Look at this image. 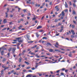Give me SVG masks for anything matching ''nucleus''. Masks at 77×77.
Segmentation results:
<instances>
[{
    "instance_id": "57",
    "label": "nucleus",
    "mask_w": 77,
    "mask_h": 77,
    "mask_svg": "<svg viewBox=\"0 0 77 77\" xmlns=\"http://www.w3.org/2000/svg\"><path fill=\"white\" fill-rule=\"evenodd\" d=\"M13 17V15H11L10 16V17H11V18H12V17Z\"/></svg>"
},
{
    "instance_id": "19",
    "label": "nucleus",
    "mask_w": 77,
    "mask_h": 77,
    "mask_svg": "<svg viewBox=\"0 0 77 77\" xmlns=\"http://www.w3.org/2000/svg\"><path fill=\"white\" fill-rule=\"evenodd\" d=\"M6 58H4L2 62H5V61H6Z\"/></svg>"
},
{
    "instance_id": "45",
    "label": "nucleus",
    "mask_w": 77,
    "mask_h": 77,
    "mask_svg": "<svg viewBox=\"0 0 77 77\" xmlns=\"http://www.w3.org/2000/svg\"><path fill=\"white\" fill-rule=\"evenodd\" d=\"M77 48V46H76L75 47H72V48Z\"/></svg>"
},
{
    "instance_id": "31",
    "label": "nucleus",
    "mask_w": 77,
    "mask_h": 77,
    "mask_svg": "<svg viewBox=\"0 0 77 77\" xmlns=\"http://www.w3.org/2000/svg\"><path fill=\"white\" fill-rule=\"evenodd\" d=\"M74 36L73 35H72L71 36V38H74Z\"/></svg>"
},
{
    "instance_id": "8",
    "label": "nucleus",
    "mask_w": 77,
    "mask_h": 77,
    "mask_svg": "<svg viewBox=\"0 0 77 77\" xmlns=\"http://www.w3.org/2000/svg\"><path fill=\"white\" fill-rule=\"evenodd\" d=\"M42 27L41 26H38V27H37V29H41L42 28Z\"/></svg>"
},
{
    "instance_id": "32",
    "label": "nucleus",
    "mask_w": 77,
    "mask_h": 77,
    "mask_svg": "<svg viewBox=\"0 0 77 77\" xmlns=\"http://www.w3.org/2000/svg\"><path fill=\"white\" fill-rule=\"evenodd\" d=\"M45 61H49V62H51V61H50V60H45Z\"/></svg>"
},
{
    "instance_id": "44",
    "label": "nucleus",
    "mask_w": 77,
    "mask_h": 77,
    "mask_svg": "<svg viewBox=\"0 0 77 77\" xmlns=\"http://www.w3.org/2000/svg\"><path fill=\"white\" fill-rule=\"evenodd\" d=\"M63 30V29H61L60 31V32H62V31Z\"/></svg>"
},
{
    "instance_id": "22",
    "label": "nucleus",
    "mask_w": 77,
    "mask_h": 77,
    "mask_svg": "<svg viewBox=\"0 0 77 77\" xmlns=\"http://www.w3.org/2000/svg\"><path fill=\"white\" fill-rule=\"evenodd\" d=\"M62 59V57L60 58L59 59H58V62H60V59Z\"/></svg>"
},
{
    "instance_id": "40",
    "label": "nucleus",
    "mask_w": 77,
    "mask_h": 77,
    "mask_svg": "<svg viewBox=\"0 0 77 77\" xmlns=\"http://www.w3.org/2000/svg\"><path fill=\"white\" fill-rule=\"evenodd\" d=\"M44 16H43L42 18L41 19V20H42L43 19H44Z\"/></svg>"
},
{
    "instance_id": "42",
    "label": "nucleus",
    "mask_w": 77,
    "mask_h": 77,
    "mask_svg": "<svg viewBox=\"0 0 77 77\" xmlns=\"http://www.w3.org/2000/svg\"><path fill=\"white\" fill-rule=\"evenodd\" d=\"M31 4H32V5H34V4H35V3L33 2H32Z\"/></svg>"
},
{
    "instance_id": "27",
    "label": "nucleus",
    "mask_w": 77,
    "mask_h": 77,
    "mask_svg": "<svg viewBox=\"0 0 77 77\" xmlns=\"http://www.w3.org/2000/svg\"><path fill=\"white\" fill-rule=\"evenodd\" d=\"M72 29H74V28H75V26H74L72 25Z\"/></svg>"
},
{
    "instance_id": "26",
    "label": "nucleus",
    "mask_w": 77,
    "mask_h": 77,
    "mask_svg": "<svg viewBox=\"0 0 77 77\" xmlns=\"http://www.w3.org/2000/svg\"><path fill=\"white\" fill-rule=\"evenodd\" d=\"M21 39V38L20 37H19L17 38H16V39H17V40H19V39Z\"/></svg>"
},
{
    "instance_id": "38",
    "label": "nucleus",
    "mask_w": 77,
    "mask_h": 77,
    "mask_svg": "<svg viewBox=\"0 0 77 77\" xmlns=\"http://www.w3.org/2000/svg\"><path fill=\"white\" fill-rule=\"evenodd\" d=\"M62 71H65V69L63 68L61 69Z\"/></svg>"
},
{
    "instance_id": "17",
    "label": "nucleus",
    "mask_w": 77,
    "mask_h": 77,
    "mask_svg": "<svg viewBox=\"0 0 77 77\" xmlns=\"http://www.w3.org/2000/svg\"><path fill=\"white\" fill-rule=\"evenodd\" d=\"M4 53V51H2L1 52V54L2 55H3V54Z\"/></svg>"
},
{
    "instance_id": "18",
    "label": "nucleus",
    "mask_w": 77,
    "mask_h": 77,
    "mask_svg": "<svg viewBox=\"0 0 77 77\" xmlns=\"http://www.w3.org/2000/svg\"><path fill=\"white\" fill-rule=\"evenodd\" d=\"M11 50H12V48H9V49L8 50L9 52H10V51H11Z\"/></svg>"
},
{
    "instance_id": "59",
    "label": "nucleus",
    "mask_w": 77,
    "mask_h": 77,
    "mask_svg": "<svg viewBox=\"0 0 77 77\" xmlns=\"http://www.w3.org/2000/svg\"><path fill=\"white\" fill-rule=\"evenodd\" d=\"M38 75H39V76H41V75H42V74H40L39 73H38Z\"/></svg>"
},
{
    "instance_id": "43",
    "label": "nucleus",
    "mask_w": 77,
    "mask_h": 77,
    "mask_svg": "<svg viewBox=\"0 0 77 77\" xmlns=\"http://www.w3.org/2000/svg\"><path fill=\"white\" fill-rule=\"evenodd\" d=\"M14 71V70H13L11 71V73H13V72Z\"/></svg>"
},
{
    "instance_id": "61",
    "label": "nucleus",
    "mask_w": 77,
    "mask_h": 77,
    "mask_svg": "<svg viewBox=\"0 0 77 77\" xmlns=\"http://www.w3.org/2000/svg\"><path fill=\"white\" fill-rule=\"evenodd\" d=\"M55 47H56V48H58V47L57 46V45H55Z\"/></svg>"
},
{
    "instance_id": "29",
    "label": "nucleus",
    "mask_w": 77,
    "mask_h": 77,
    "mask_svg": "<svg viewBox=\"0 0 77 77\" xmlns=\"http://www.w3.org/2000/svg\"><path fill=\"white\" fill-rule=\"evenodd\" d=\"M60 74L61 75H64V73H61Z\"/></svg>"
},
{
    "instance_id": "25",
    "label": "nucleus",
    "mask_w": 77,
    "mask_h": 77,
    "mask_svg": "<svg viewBox=\"0 0 77 77\" xmlns=\"http://www.w3.org/2000/svg\"><path fill=\"white\" fill-rule=\"evenodd\" d=\"M73 14H75V12L74 10H73L72 11Z\"/></svg>"
},
{
    "instance_id": "53",
    "label": "nucleus",
    "mask_w": 77,
    "mask_h": 77,
    "mask_svg": "<svg viewBox=\"0 0 77 77\" xmlns=\"http://www.w3.org/2000/svg\"><path fill=\"white\" fill-rule=\"evenodd\" d=\"M42 39H47V38L45 37H43L42 38Z\"/></svg>"
},
{
    "instance_id": "47",
    "label": "nucleus",
    "mask_w": 77,
    "mask_h": 77,
    "mask_svg": "<svg viewBox=\"0 0 77 77\" xmlns=\"http://www.w3.org/2000/svg\"><path fill=\"white\" fill-rule=\"evenodd\" d=\"M30 54H32V55H33H33H35V54L33 53H30Z\"/></svg>"
},
{
    "instance_id": "41",
    "label": "nucleus",
    "mask_w": 77,
    "mask_h": 77,
    "mask_svg": "<svg viewBox=\"0 0 77 77\" xmlns=\"http://www.w3.org/2000/svg\"><path fill=\"white\" fill-rule=\"evenodd\" d=\"M36 20V18H32V20Z\"/></svg>"
},
{
    "instance_id": "34",
    "label": "nucleus",
    "mask_w": 77,
    "mask_h": 77,
    "mask_svg": "<svg viewBox=\"0 0 77 77\" xmlns=\"http://www.w3.org/2000/svg\"><path fill=\"white\" fill-rule=\"evenodd\" d=\"M68 56H69V57H72V54H70L68 55Z\"/></svg>"
},
{
    "instance_id": "55",
    "label": "nucleus",
    "mask_w": 77,
    "mask_h": 77,
    "mask_svg": "<svg viewBox=\"0 0 77 77\" xmlns=\"http://www.w3.org/2000/svg\"><path fill=\"white\" fill-rule=\"evenodd\" d=\"M73 23H74V24H76V22H75V21L74 20L73 21Z\"/></svg>"
},
{
    "instance_id": "1",
    "label": "nucleus",
    "mask_w": 77,
    "mask_h": 77,
    "mask_svg": "<svg viewBox=\"0 0 77 77\" xmlns=\"http://www.w3.org/2000/svg\"><path fill=\"white\" fill-rule=\"evenodd\" d=\"M58 7H59V6L57 5V6H56L55 7V9H56V11H58L59 10V9L58 8Z\"/></svg>"
},
{
    "instance_id": "56",
    "label": "nucleus",
    "mask_w": 77,
    "mask_h": 77,
    "mask_svg": "<svg viewBox=\"0 0 77 77\" xmlns=\"http://www.w3.org/2000/svg\"><path fill=\"white\" fill-rule=\"evenodd\" d=\"M65 72H68V70L67 69L65 70Z\"/></svg>"
},
{
    "instance_id": "3",
    "label": "nucleus",
    "mask_w": 77,
    "mask_h": 77,
    "mask_svg": "<svg viewBox=\"0 0 77 77\" xmlns=\"http://www.w3.org/2000/svg\"><path fill=\"white\" fill-rule=\"evenodd\" d=\"M65 6L66 8H68V5L67 4V3H66V2H65Z\"/></svg>"
},
{
    "instance_id": "50",
    "label": "nucleus",
    "mask_w": 77,
    "mask_h": 77,
    "mask_svg": "<svg viewBox=\"0 0 77 77\" xmlns=\"http://www.w3.org/2000/svg\"><path fill=\"white\" fill-rule=\"evenodd\" d=\"M30 67H28L26 68V69H30Z\"/></svg>"
},
{
    "instance_id": "10",
    "label": "nucleus",
    "mask_w": 77,
    "mask_h": 77,
    "mask_svg": "<svg viewBox=\"0 0 77 77\" xmlns=\"http://www.w3.org/2000/svg\"><path fill=\"white\" fill-rule=\"evenodd\" d=\"M22 60V58L21 57H20L19 59V62H21V60Z\"/></svg>"
},
{
    "instance_id": "46",
    "label": "nucleus",
    "mask_w": 77,
    "mask_h": 77,
    "mask_svg": "<svg viewBox=\"0 0 77 77\" xmlns=\"http://www.w3.org/2000/svg\"><path fill=\"white\" fill-rule=\"evenodd\" d=\"M60 72V70H58L57 71V73H58V72Z\"/></svg>"
},
{
    "instance_id": "64",
    "label": "nucleus",
    "mask_w": 77,
    "mask_h": 77,
    "mask_svg": "<svg viewBox=\"0 0 77 77\" xmlns=\"http://www.w3.org/2000/svg\"><path fill=\"white\" fill-rule=\"evenodd\" d=\"M9 25H11V24H12V22H10L9 23Z\"/></svg>"
},
{
    "instance_id": "28",
    "label": "nucleus",
    "mask_w": 77,
    "mask_h": 77,
    "mask_svg": "<svg viewBox=\"0 0 77 77\" xmlns=\"http://www.w3.org/2000/svg\"><path fill=\"white\" fill-rule=\"evenodd\" d=\"M58 21V20H57V19H55L54 21V22L56 23V22H57Z\"/></svg>"
},
{
    "instance_id": "23",
    "label": "nucleus",
    "mask_w": 77,
    "mask_h": 77,
    "mask_svg": "<svg viewBox=\"0 0 77 77\" xmlns=\"http://www.w3.org/2000/svg\"><path fill=\"white\" fill-rule=\"evenodd\" d=\"M47 44L48 45H50L51 46V44L50 43L48 42Z\"/></svg>"
},
{
    "instance_id": "5",
    "label": "nucleus",
    "mask_w": 77,
    "mask_h": 77,
    "mask_svg": "<svg viewBox=\"0 0 77 77\" xmlns=\"http://www.w3.org/2000/svg\"><path fill=\"white\" fill-rule=\"evenodd\" d=\"M32 75L31 74H29L27 75L26 76V77H32Z\"/></svg>"
},
{
    "instance_id": "11",
    "label": "nucleus",
    "mask_w": 77,
    "mask_h": 77,
    "mask_svg": "<svg viewBox=\"0 0 77 77\" xmlns=\"http://www.w3.org/2000/svg\"><path fill=\"white\" fill-rule=\"evenodd\" d=\"M27 38L28 39V40H30V38H29L30 36H29V35L27 36Z\"/></svg>"
},
{
    "instance_id": "37",
    "label": "nucleus",
    "mask_w": 77,
    "mask_h": 77,
    "mask_svg": "<svg viewBox=\"0 0 77 77\" xmlns=\"http://www.w3.org/2000/svg\"><path fill=\"white\" fill-rule=\"evenodd\" d=\"M29 72H32V71L31 70H29Z\"/></svg>"
},
{
    "instance_id": "62",
    "label": "nucleus",
    "mask_w": 77,
    "mask_h": 77,
    "mask_svg": "<svg viewBox=\"0 0 77 77\" xmlns=\"http://www.w3.org/2000/svg\"><path fill=\"white\" fill-rule=\"evenodd\" d=\"M45 57V56H41L40 57Z\"/></svg>"
},
{
    "instance_id": "51",
    "label": "nucleus",
    "mask_w": 77,
    "mask_h": 77,
    "mask_svg": "<svg viewBox=\"0 0 77 77\" xmlns=\"http://www.w3.org/2000/svg\"><path fill=\"white\" fill-rule=\"evenodd\" d=\"M54 57H57V58H58V57H58V56H57L55 55L54 56Z\"/></svg>"
},
{
    "instance_id": "9",
    "label": "nucleus",
    "mask_w": 77,
    "mask_h": 77,
    "mask_svg": "<svg viewBox=\"0 0 77 77\" xmlns=\"http://www.w3.org/2000/svg\"><path fill=\"white\" fill-rule=\"evenodd\" d=\"M4 23H7V21H6V19H5L4 20Z\"/></svg>"
},
{
    "instance_id": "39",
    "label": "nucleus",
    "mask_w": 77,
    "mask_h": 77,
    "mask_svg": "<svg viewBox=\"0 0 77 77\" xmlns=\"http://www.w3.org/2000/svg\"><path fill=\"white\" fill-rule=\"evenodd\" d=\"M35 69V68L34 67L32 68V69H32V70H34Z\"/></svg>"
},
{
    "instance_id": "15",
    "label": "nucleus",
    "mask_w": 77,
    "mask_h": 77,
    "mask_svg": "<svg viewBox=\"0 0 77 77\" xmlns=\"http://www.w3.org/2000/svg\"><path fill=\"white\" fill-rule=\"evenodd\" d=\"M55 51H58V52H60V50L57 49V50H56L55 49Z\"/></svg>"
},
{
    "instance_id": "54",
    "label": "nucleus",
    "mask_w": 77,
    "mask_h": 77,
    "mask_svg": "<svg viewBox=\"0 0 77 77\" xmlns=\"http://www.w3.org/2000/svg\"><path fill=\"white\" fill-rule=\"evenodd\" d=\"M7 12H9V9L8 8L7 9Z\"/></svg>"
},
{
    "instance_id": "21",
    "label": "nucleus",
    "mask_w": 77,
    "mask_h": 77,
    "mask_svg": "<svg viewBox=\"0 0 77 77\" xmlns=\"http://www.w3.org/2000/svg\"><path fill=\"white\" fill-rule=\"evenodd\" d=\"M7 55L8 56V57H9L10 56V53H8Z\"/></svg>"
},
{
    "instance_id": "13",
    "label": "nucleus",
    "mask_w": 77,
    "mask_h": 77,
    "mask_svg": "<svg viewBox=\"0 0 77 77\" xmlns=\"http://www.w3.org/2000/svg\"><path fill=\"white\" fill-rule=\"evenodd\" d=\"M28 42L29 44H30L31 43H32V42H33V41H31L30 42Z\"/></svg>"
},
{
    "instance_id": "52",
    "label": "nucleus",
    "mask_w": 77,
    "mask_h": 77,
    "mask_svg": "<svg viewBox=\"0 0 77 77\" xmlns=\"http://www.w3.org/2000/svg\"><path fill=\"white\" fill-rule=\"evenodd\" d=\"M72 53H75V51H72Z\"/></svg>"
},
{
    "instance_id": "14",
    "label": "nucleus",
    "mask_w": 77,
    "mask_h": 77,
    "mask_svg": "<svg viewBox=\"0 0 77 77\" xmlns=\"http://www.w3.org/2000/svg\"><path fill=\"white\" fill-rule=\"evenodd\" d=\"M73 5L74 7L75 8V7H77V6H76V5H75V3H73Z\"/></svg>"
},
{
    "instance_id": "20",
    "label": "nucleus",
    "mask_w": 77,
    "mask_h": 77,
    "mask_svg": "<svg viewBox=\"0 0 77 77\" xmlns=\"http://www.w3.org/2000/svg\"><path fill=\"white\" fill-rule=\"evenodd\" d=\"M25 63H26V64H27V65H29V62H27L26 61H25Z\"/></svg>"
},
{
    "instance_id": "33",
    "label": "nucleus",
    "mask_w": 77,
    "mask_h": 77,
    "mask_svg": "<svg viewBox=\"0 0 77 77\" xmlns=\"http://www.w3.org/2000/svg\"><path fill=\"white\" fill-rule=\"evenodd\" d=\"M3 68H4V69H5L4 70H6V67L4 66V67Z\"/></svg>"
},
{
    "instance_id": "63",
    "label": "nucleus",
    "mask_w": 77,
    "mask_h": 77,
    "mask_svg": "<svg viewBox=\"0 0 77 77\" xmlns=\"http://www.w3.org/2000/svg\"><path fill=\"white\" fill-rule=\"evenodd\" d=\"M3 72H1V75H3Z\"/></svg>"
},
{
    "instance_id": "48",
    "label": "nucleus",
    "mask_w": 77,
    "mask_h": 77,
    "mask_svg": "<svg viewBox=\"0 0 77 77\" xmlns=\"http://www.w3.org/2000/svg\"><path fill=\"white\" fill-rule=\"evenodd\" d=\"M24 12H26V9H24L23 10Z\"/></svg>"
},
{
    "instance_id": "6",
    "label": "nucleus",
    "mask_w": 77,
    "mask_h": 77,
    "mask_svg": "<svg viewBox=\"0 0 77 77\" xmlns=\"http://www.w3.org/2000/svg\"><path fill=\"white\" fill-rule=\"evenodd\" d=\"M26 50H24L22 52V54L24 55V53H26Z\"/></svg>"
},
{
    "instance_id": "30",
    "label": "nucleus",
    "mask_w": 77,
    "mask_h": 77,
    "mask_svg": "<svg viewBox=\"0 0 77 77\" xmlns=\"http://www.w3.org/2000/svg\"><path fill=\"white\" fill-rule=\"evenodd\" d=\"M36 36L38 38V36H39V35H38V34H36Z\"/></svg>"
},
{
    "instance_id": "12",
    "label": "nucleus",
    "mask_w": 77,
    "mask_h": 77,
    "mask_svg": "<svg viewBox=\"0 0 77 77\" xmlns=\"http://www.w3.org/2000/svg\"><path fill=\"white\" fill-rule=\"evenodd\" d=\"M49 52H53V50L52 49H50L49 50Z\"/></svg>"
},
{
    "instance_id": "7",
    "label": "nucleus",
    "mask_w": 77,
    "mask_h": 77,
    "mask_svg": "<svg viewBox=\"0 0 77 77\" xmlns=\"http://www.w3.org/2000/svg\"><path fill=\"white\" fill-rule=\"evenodd\" d=\"M61 14H62V16H63H63L65 15V13H64L63 11L62 12Z\"/></svg>"
},
{
    "instance_id": "24",
    "label": "nucleus",
    "mask_w": 77,
    "mask_h": 77,
    "mask_svg": "<svg viewBox=\"0 0 77 77\" xmlns=\"http://www.w3.org/2000/svg\"><path fill=\"white\" fill-rule=\"evenodd\" d=\"M18 42H23V40H18Z\"/></svg>"
},
{
    "instance_id": "4",
    "label": "nucleus",
    "mask_w": 77,
    "mask_h": 77,
    "mask_svg": "<svg viewBox=\"0 0 77 77\" xmlns=\"http://www.w3.org/2000/svg\"><path fill=\"white\" fill-rule=\"evenodd\" d=\"M71 32H72V34L73 35H75V32H74V31L73 30H71Z\"/></svg>"
},
{
    "instance_id": "49",
    "label": "nucleus",
    "mask_w": 77,
    "mask_h": 77,
    "mask_svg": "<svg viewBox=\"0 0 77 77\" xmlns=\"http://www.w3.org/2000/svg\"><path fill=\"white\" fill-rule=\"evenodd\" d=\"M69 4L71 5H72V3H71V2H69Z\"/></svg>"
},
{
    "instance_id": "2",
    "label": "nucleus",
    "mask_w": 77,
    "mask_h": 77,
    "mask_svg": "<svg viewBox=\"0 0 77 77\" xmlns=\"http://www.w3.org/2000/svg\"><path fill=\"white\" fill-rule=\"evenodd\" d=\"M16 50V48L15 47L14 48H12V51H13V52H14V51H15Z\"/></svg>"
},
{
    "instance_id": "35",
    "label": "nucleus",
    "mask_w": 77,
    "mask_h": 77,
    "mask_svg": "<svg viewBox=\"0 0 77 77\" xmlns=\"http://www.w3.org/2000/svg\"><path fill=\"white\" fill-rule=\"evenodd\" d=\"M64 11H65V12H67V11H68V9H66Z\"/></svg>"
},
{
    "instance_id": "58",
    "label": "nucleus",
    "mask_w": 77,
    "mask_h": 77,
    "mask_svg": "<svg viewBox=\"0 0 77 77\" xmlns=\"http://www.w3.org/2000/svg\"><path fill=\"white\" fill-rule=\"evenodd\" d=\"M5 71V70H1V72H3V71Z\"/></svg>"
},
{
    "instance_id": "16",
    "label": "nucleus",
    "mask_w": 77,
    "mask_h": 77,
    "mask_svg": "<svg viewBox=\"0 0 77 77\" xmlns=\"http://www.w3.org/2000/svg\"><path fill=\"white\" fill-rule=\"evenodd\" d=\"M26 3L27 4H28V3H29V4H31V2H29L28 1H27L26 2Z\"/></svg>"
},
{
    "instance_id": "60",
    "label": "nucleus",
    "mask_w": 77,
    "mask_h": 77,
    "mask_svg": "<svg viewBox=\"0 0 77 77\" xmlns=\"http://www.w3.org/2000/svg\"><path fill=\"white\" fill-rule=\"evenodd\" d=\"M8 75L11 74V72H9L8 73Z\"/></svg>"
},
{
    "instance_id": "36",
    "label": "nucleus",
    "mask_w": 77,
    "mask_h": 77,
    "mask_svg": "<svg viewBox=\"0 0 77 77\" xmlns=\"http://www.w3.org/2000/svg\"><path fill=\"white\" fill-rule=\"evenodd\" d=\"M56 45H59V44H58V42H56Z\"/></svg>"
}]
</instances>
